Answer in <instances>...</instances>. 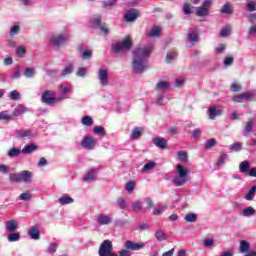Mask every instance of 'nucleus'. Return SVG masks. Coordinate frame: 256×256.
Here are the masks:
<instances>
[{"label": "nucleus", "instance_id": "nucleus-14", "mask_svg": "<svg viewBox=\"0 0 256 256\" xmlns=\"http://www.w3.org/2000/svg\"><path fill=\"white\" fill-rule=\"evenodd\" d=\"M99 225H111L113 223V216L111 214H100L97 218Z\"/></svg>", "mask_w": 256, "mask_h": 256}, {"label": "nucleus", "instance_id": "nucleus-48", "mask_svg": "<svg viewBox=\"0 0 256 256\" xmlns=\"http://www.w3.org/2000/svg\"><path fill=\"white\" fill-rule=\"evenodd\" d=\"M25 77L28 79H31L32 77H35V68H26L24 71Z\"/></svg>", "mask_w": 256, "mask_h": 256}, {"label": "nucleus", "instance_id": "nucleus-50", "mask_svg": "<svg viewBox=\"0 0 256 256\" xmlns=\"http://www.w3.org/2000/svg\"><path fill=\"white\" fill-rule=\"evenodd\" d=\"M203 245L206 248L214 247L215 246V240L213 238H205L203 241Z\"/></svg>", "mask_w": 256, "mask_h": 256}, {"label": "nucleus", "instance_id": "nucleus-4", "mask_svg": "<svg viewBox=\"0 0 256 256\" xmlns=\"http://www.w3.org/2000/svg\"><path fill=\"white\" fill-rule=\"evenodd\" d=\"M68 37L66 34L63 33H58V34H53L50 37L49 43L52 47H55V49H60V47H63L65 43H67Z\"/></svg>", "mask_w": 256, "mask_h": 256}, {"label": "nucleus", "instance_id": "nucleus-2", "mask_svg": "<svg viewBox=\"0 0 256 256\" xmlns=\"http://www.w3.org/2000/svg\"><path fill=\"white\" fill-rule=\"evenodd\" d=\"M189 182V169L178 164L175 168V176L172 179L174 187H183Z\"/></svg>", "mask_w": 256, "mask_h": 256}, {"label": "nucleus", "instance_id": "nucleus-39", "mask_svg": "<svg viewBox=\"0 0 256 256\" xmlns=\"http://www.w3.org/2000/svg\"><path fill=\"white\" fill-rule=\"evenodd\" d=\"M157 166V163L150 161L148 163H146L143 168H142V172L146 173V171H151L152 169H155V167Z\"/></svg>", "mask_w": 256, "mask_h": 256}, {"label": "nucleus", "instance_id": "nucleus-9", "mask_svg": "<svg viewBox=\"0 0 256 256\" xmlns=\"http://www.w3.org/2000/svg\"><path fill=\"white\" fill-rule=\"evenodd\" d=\"M81 145L84 149H87L88 151H93V149H95V146L97 145V140H95V138L93 137H85L82 140Z\"/></svg>", "mask_w": 256, "mask_h": 256}, {"label": "nucleus", "instance_id": "nucleus-33", "mask_svg": "<svg viewBox=\"0 0 256 256\" xmlns=\"http://www.w3.org/2000/svg\"><path fill=\"white\" fill-rule=\"evenodd\" d=\"M177 159H178V161H181V163H187V161H189V157L187 156V152L179 151L177 153Z\"/></svg>", "mask_w": 256, "mask_h": 256}, {"label": "nucleus", "instance_id": "nucleus-57", "mask_svg": "<svg viewBox=\"0 0 256 256\" xmlns=\"http://www.w3.org/2000/svg\"><path fill=\"white\" fill-rule=\"evenodd\" d=\"M227 154L226 153H222L219 157V160L217 162V167H221V165H223L225 163V161H227Z\"/></svg>", "mask_w": 256, "mask_h": 256}, {"label": "nucleus", "instance_id": "nucleus-26", "mask_svg": "<svg viewBox=\"0 0 256 256\" xmlns=\"http://www.w3.org/2000/svg\"><path fill=\"white\" fill-rule=\"evenodd\" d=\"M153 143L159 149H167V140L165 138H161V137L154 138Z\"/></svg>", "mask_w": 256, "mask_h": 256}, {"label": "nucleus", "instance_id": "nucleus-53", "mask_svg": "<svg viewBox=\"0 0 256 256\" xmlns=\"http://www.w3.org/2000/svg\"><path fill=\"white\" fill-rule=\"evenodd\" d=\"M156 105H159L160 107H163V105H165V95L160 94L157 96Z\"/></svg>", "mask_w": 256, "mask_h": 256}, {"label": "nucleus", "instance_id": "nucleus-22", "mask_svg": "<svg viewBox=\"0 0 256 256\" xmlns=\"http://www.w3.org/2000/svg\"><path fill=\"white\" fill-rule=\"evenodd\" d=\"M208 115H209V119H211L212 121H215V118L221 117V115H223V110L217 109L215 107H210L208 109Z\"/></svg>", "mask_w": 256, "mask_h": 256}, {"label": "nucleus", "instance_id": "nucleus-52", "mask_svg": "<svg viewBox=\"0 0 256 256\" xmlns=\"http://www.w3.org/2000/svg\"><path fill=\"white\" fill-rule=\"evenodd\" d=\"M10 99L12 101H19V99H21V94L18 91L13 90L10 92Z\"/></svg>", "mask_w": 256, "mask_h": 256}, {"label": "nucleus", "instance_id": "nucleus-61", "mask_svg": "<svg viewBox=\"0 0 256 256\" xmlns=\"http://www.w3.org/2000/svg\"><path fill=\"white\" fill-rule=\"evenodd\" d=\"M10 170L11 168L8 165H5V164L0 165V173H2L3 175H7V173H9Z\"/></svg>", "mask_w": 256, "mask_h": 256}, {"label": "nucleus", "instance_id": "nucleus-12", "mask_svg": "<svg viewBox=\"0 0 256 256\" xmlns=\"http://www.w3.org/2000/svg\"><path fill=\"white\" fill-rule=\"evenodd\" d=\"M125 248L128 251H141V249H145V244L144 243H137L133 241H126L125 243Z\"/></svg>", "mask_w": 256, "mask_h": 256}, {"label": "nucleus", "instance_id": "nucleus-15", "mask_svg": "<svg viewBox=\"0 0 256 256\" xmlns=\"http://www.w3.org/2000/svg\"><path fill=\"white\" fill-rule=\"evenodd\" d=\"M93 26L101 29L104 35H109V28L105 26V24H101V16H95L92 20Z\"/></svg>", "mask_w": 256, "mask_h": 256}, {"label": "nucleus", "instance_id": "nucleus-16", "mask_svg": "<svg viewBox=\"0 0 256 256\" xmlns=\"http://www.w3.org/2000/svg\"><path fill=\"white\" fill-rule=\"evenodd\" d=\"M139 17V10L137 9H131L129 10L125 15L124 19L128 23H133V21H136V19Z\"/></svg>", "mask_w": 256, "mask_h": 256}, {"label": "nucleus", "instance_id": "nucleus-44", "mask_svg": "<svg viewBox=\"0 0 256 256\" xmlns=\"http://www.w3.org/2000/svg\"><path fill=\"white\" fill-rule=\"evenodd\" d=\"M95 135H100L101 137H105V128L103 126H95L93 128Z\"/></svg>", "mask_w": 256, "mask_h": 256}, {"label": "nucleus", "instance_id": "nucleus-7", "mask_svg": "<svg viewBox=\"0 0 256 256\" xmlns=\"http://www.w3.org/2000/svg\"><path fill=\"white\" fill-rule=\"evenodd\" d=\"M58 98L55 97V92L53 91H45L42 93L41 101L42 103H45L46 105H54L55 101H57ZM64 99V98H59Z\"/></svg>", "mask_w": 256, "mask_h": 256}, {"label": "nucleus", "instance_id": "nucleus-47", "mask_svg": "<svg viewBox=\"0 0 256 256\" xmlns=\"http://www.w3.org/2000/svg\"><path fill=\"white\" fill-rule=\"evenodd\" d=\"M229 149H230L231 151H236V152L241 151V149H243V143H241V142H236V143H234L233 145H230V146H229Z\"/></svg>", "mask_w": 256, "mask_h": 256}, {"label": "nucleus", "instance_id": "nucleus-11", "mask_svg": "<svg viewBox=\"0 0 256 256\" xmlns=\"http://www.w3.org/2000/svg\"><path fill=\"white\" fill-rule=\"evenodd\" d=\"M98 79L102 87H107V85H109V72L105 69H100L98 72Z\"/></svg>", "mask_w": 256, "mask_h": 256}, {"label": "nucleus", "instance_id": "nucleus-21", "mask_svg": "<svg viewBox=\"0 0 256 256\" xmlns=\"http://www.w3.org/2000/svg\"><path fill=\"white\" fill-rule=\"evenodd\" d=\"M15 137L17 139H31L33 138V132H31V130H16Z\"/></svg>", "mask_w": 256, "mask_h": 256}, {"label": "nucleus", "instance_id": "nucleus-63", "mask_svg": "<svg viewBox=\"0 0 256 256\" xmlns=\"http://www.w3.org/2000/svg\"><path fill=\"white\" fill-rule=\"evenodd\" d=\"M247 10L250 12L256 11V3L255 1H249L246 5Z\"/></svg>", "mask_w": 256, "mask_h": 256}, {"label": "nucleus", "instance_id": "nucleus-43", "mask_svg": "<svg viewBox=\"0 0 256 256\" xmlns=\"http://www.w3.org/2000/svg\"><path fill=\"white\" fill-rule=\"evenodd\" d=\"M9 180L12 182V183H21V177H20V173H11L9 175Z\"/></svg>", "mask_w": 256, "mask_h": 256}, {"label": "nucleus", "instance_id": "nucleus-40", "mask_svg": "<svg viewBox=\"0 0 256 256\" xmlns=\"http://www.w3.org/2000/svg\"><path fill=\"white\" fill-rule=\"evenodd\" d=\"M19 239H21V234H19V232L11 233L8 235L9 243H15V241H19Z\"/></svg>", "mask_w": 256, "mask_h": 256}, {"label": "nucleus", "instance_id": "nucleus-17", "mask_svg": "<svg viewBox=\"0 0 256 256\" xmlns=\"http://www.w3.org/2000/svg\"><path fill=\"white\" fill-rule=\"evenodd\" d=\"M5 229L7 233H15L19 229V222L17 220H9L5 223Z\"/></svg>", "mask_w": 256, "mask_h": 256}, {"label": "nucleus", "instance_id": "nucleus-41", "mask_svg": "<svg viewBox=\"0 0 256 256\" xmlns=\"http://www.w3.org/2000/svg\"><path fill=\"white\" fill-rule=\"evenodd\" d=\"M184 219L187 223H195V221H197V214L188 213V214H186Z\"/></svg>", "mask_w": 256, "mask_h": 256}, {"label": "nucleus", "instance_id": "nucleus-62", "mask_svg": "<svg viewBox=\"0 0 256 256\" xmlns=\"http://www.w3.org/2000/svg\"><path fill=\"white\" fill-rule=\"evenodd\" d=\"M115 4H116L115 0H104V1H102V6L104 8L113 7V5H115Z\"/></svg>", "mask_w": 256, "mask_h": 256}, {"label": "nucleus", "instance_id": "nucleus-25", "mask_svg": "<svg viewBox=\"0 0 256 256\" xmlns=\"http://www.w3.org/2000/svg\"><path fill=\"white\" fill-rule=\"evenodd\" d=\"M97 169L91 168L88 170L87 174L84 176V181H95L97 179Z\"/></svg>", "mask_w": 256, "mask_h": 256}, {"label": "nucleus", "instance_id": "nucleus-13", "mask_svg": "<svg viewBox=\"0 0 256 256\" xmlns=\"http://www.w3.org/2000/svg\"><path fill=\"white\" fill-rule=\"evenodd\" d=\"M171 88V82L167 80H160L155 85V91H158L159 93H165L168 89Z\"/></svg>", "mask_w": 256, "mask_h": 256}, {"label": "nucleus", "instance_id": "nucleus-46", "mask_svg": "<svg viewBox=\"0 0 256 256\" xmlns=\"http://www.w3.org/2000/svg\"><path fill=\"white\" fill-rule=\"evenodd\" d=\"M71 73H73V65H68L62 70L61 76L67 77V75H71Z\"/></svg>", "mask_w": 256, "mask_h": 256}, {"label": "nucleus", "instance_id": "nucleus-38", "mask_svg": "<svg viewBox=\"0 0 256 256\" xmlns=\"http://www.w3.org/2000/svg\"><path fill=\"white\" fill-rule=\"evenodd\" d=\"M256 186H253L245 196L246 201H253L255 199Z\"/></svg>", "mask_w": 256, "mask_h": 256}, {"label": "nucleus", "instance_id": "nucleus-28", "mask_svg": "<svg viewBox=\"0 0 256 256\" xmlns=\"http://www.w3.org/2000/svg\"><path fill=\"white\" fill-rule=\"evenodd\" d=\"M37 149H38V146L35 144L26 145L22 149V154L23 155H31V153H35V151H37Z\"/></svg>", "mask_w": 256, "mask_h": 256}, {"label": "nucleus", "instance_id": "nucleus-31", "mask_svg": "<svg viewBox=\"0 0 256 256\" xmlns=\"http://www.w3.org/2000/svg\"><path fill=\"white\" fill-rule=\"evenodd\" d=\"M255 213H256L255 208H253L252 206H249L242 211L241 215L242 217H253Z\"/></svg>", "mask_w": 256, "mask_h": 256}, {"label": "nucleus", "instance_id": "nucleus-24", "mask_svg": "<svg viewBox=\"0 0 256 256\" xmlns=\"http://www.w3.org/2000/svg\"><path fill=\"white\" fill-rule=\"evenodd\" d=\"M240 173L249 176V171H251V163L249 161H243L239 165Z\"/></svg>", "mask_w": 256, "mask_h": 256}, {"label": "nucleus", "instance_id": "nucleus-42", "mask_svg": "<svg viewBox=\"0 0 256 256\" xmlns=\"http://www.w3.org/2000/svg\"><path fill=\"white\" fill-rule=\"evenodd\" d=\"M81 123L86 127H91V125H93V118H91V116H84L81 120Z\"/></svg>", "mask_w": 256, "mask_h": 256}, {"label": "nucleus", "instance_id": "nucleus-60", "mask_svg": "<svg viewBox=\"0 0 256 256\" xmlns=\"http://www.w3.org/2000/svg\"><path fill=\"white\" fill-rule=\"evenodd\" d=\"M117 203L120 209H127V201H125L123 198H118Z\"/></svg>", "mask_w": 256, "mask_h": 256}, {"label": "nucleus", "instance_id": "nucleus-30", "mask_svg": "<svg viewBox=\"0 0 256 256\" xmlns=\"http://www.w3.org/2000/svg\"><path fill=\"white\" fill-rule=\"evenodd\" d=\"M141 135H143V128L142 127L134 128L132 130V135H131L132 141H137V139H139Z\"/></svg>", "mask_w": 256, "mask_h": 256}, {"label": "nucleus", "instance_id": "nucleus-6", "mask_svg": "<svg viewBox=\"0 0 256 256\" xmlns=\"http://www.w3.org/2000/svg\"><path fill=\"white\" fill-rule=\"evenodd\" d=\"M113 251V242L110 240H104L98 250L99 256H107Z\"/></svg>", "mask_w": 256, "mask_h": 256}, {"label": "nucleus", "instance_id": "nucleus-36", "mask_svg": "<svg viewBox=\"0 0 256 256\" xmlns=\"http://www.w3.org/2000/svg\"><path fill=\"white\" fill-rule=\"evenodd\" d=\"M60 205H71L74 202L73 198L64 196L58 199Z\"/></svg>", "mask_w": 256, "mask_h": 256}, {"label": "nucleus", "instance_id": "nucleus-32", "mask_svg": "<svg viewBox=\"0 0 256 256\" xmlns=\"http://www.w3.org/2000/svg\"><path fill=\"white\" fill-rule=\"evenodd\" d=\"M132 209L135 213L143 211V202H141V200H135L132 202Z\"/></svg>", "mask_w": 256, "mask_h": 256}, {"label": "nucleus", "instance_id": "nucleus-1", "mask_svg": "<svg viewBox=\"0 0 256 256\" xmlns=\"http://www.w3.org/2000/svg\"><path fill=\"white\" fill-rule=\"evenodd\" d=\"M153 45L139 46L133 51L132 71L137 75L145 73L149 69L147 59L151 56Z\"/></svg>", "mask_w": 256, "mask_h": 256}, {"label": "nucleus", "instance_id": "nucleus-20", "mask_svg": "<svg viewBox=\"0 0 256 256\" xmlns=\"http://www.w3.org/2000/svg\"><path fill=\"white\" fill-rule=\"evenodd\" d=\"M33 179V173L29 170H23L20 172V183H31Z\"/></svg>", "mask_w": 256, "mask_h": 256}, {"label": "nucleus", "instance_id": "nucleus-45", "mask_svg": "<svg viewBox=\"0 0 256 256\" xmlns=\"http://www.w3.org/2000/svg\"><path fill=\"white\" fill-rule=\"evenodd\" d=\"M125 189H126L127 193H129L131 195V193H133V191H135V181L127 182Z\"/></svg>", "mask_w": 256, "mask_h": 256}, {"label": "nucleus", "instance_id": "nucleus-3", "mask_svg": "<svg viewBox=\"0 0 256 256\" xmlns=\"http://www.w3.org/2000/svg\"><path fill=\"white\" fill-rule=\"evenodd\" d=\"M132 46L133 42L131 36H127L122 41L113 45V51H115V53H125V51H129Z\"/></svg>", "mask_w": 256, "mask_h": 256}, {"label": "nucleus", "instance_id": "nucleus-29", "mask_svg": "<svg viewBox=\"0 0 256 256\" xmlns=\"http://www.w3.org/2000/svg\"><path fill=\"white\" fill-rule=\"evenodd\" d=\"M23 151L20 148L13 147L7 152V156L10 157V159H13V157H19Z\"/></svg>", "mask_w": 256, "mask_h": 256}, {"label": "nucleus", "instance_id": "nucleus-19", "mask_svg": "<svg viewBox=\"0 0 256 256\" xmlns=\"http://www.w3.org/2000/svg\"><path fill=\"white\" fill-rule=\"evenodd\" d=\"M253 127H255V118H250L244 126L243 136L247 137L249 133H253Z\"/></svg>", "mask_w": 256, "mask_h": 256}, {"label": "nucleus", "instance_id": "nucleus-34", "mask_svg": "<svg viewBox=\"0 0 256 256\" xmlns=\"http://www.w3.org/2000/svg\"><path fill=\"white\" fill-rule=\"evenodd\" d=\"M59 248V244L52 242L48 246L46 253H49V255H53L54 253H57V249Z\"/></svg>", "mask_w": 256, "mask_h": 256}, {"label": "nucleus", "instance_id": "nucleus-49", "mask_svg": "<svg viewBox=\"0 0 256 256\" xmlns=\"http://www.w3.org/2000/svg\"><path fill=\"white\" fill-rule=\"evenodd\" d=\"M27 109L24 106H19L13 111L14 117H19V115H23Z\"/></svg>", "mask_w": 256, "mask_h": 256}, {"label": "nucleus", "instance_id": "nucleus-10", "mask_svg": "<svg viewBox=\"0 0 256 256\" xmlns=\"http://www.w3.org/2000/svg\"><path fill=\"white\" fill-rule=\"evenodd\" d=\"M249 99H253L252 92L238 94L232 98V101H234V103H245V101H249Z\"/></svg>", "mask_w": 256, "mask_h": 256}, {"label": "nucleus", "instance_id": "nucleus-18", "mask_svg": "<svg viewBox=\"0 0 256 256\" xmlns=\"http://www.w3.org/2000/svg\"><path fill=\"white\" fill-rule=\"evenodd\" d=\"M187 41L191 45L199 43V32H197V30H190L187 34Z\"/></svg>", "mask_w": 256, "mask_h": 256}, {"label": "nucleus", "instance_id": "nucleus-58", "mask_svg": "<svg viewBox=\"0 0 256 256\" xmlns=\"http://www.w3.org/2000/svg\"><path fill=\"white\" fill-rule=\"evenodd\" d=\"M91 57H93V51H91V50H84L82 52V59L87 60V59H91Z\"/></svg>", "mask_w": 256, "mask_h": 256}, {"label": "nucleus", "instance_id": "nucleus-55", "mask_svg": "<svg viewBox=\"0 0 256 256\" xmlns=\"http://www.w3.org/2000/svg\"><path fill=\"white\" fill-rule=\"evenodd\" d=\"M217 145V140L215 139H209L206 141L205 147L207 149H213Z\"/></svg>", "mask_w": 256, "mask_h": 256}, {"label": "nucleus", "instance_id": "nucleus-51", "mask_svg": "<svg viewBox=\"0 0 256 256\" xmlns=\"http://www.w3.org/2000/svg\"><path fill=\"white\" fill-rule=\"evenodd\" d=\"M175 57H177V52L175 51L168 52L166 55V63H172Z\"/></svg>", "mask_w": 256, "mask_h": 256}, {"label": "nucleus", "instance_id": "nucleus-59", "mask_svg": "<svg viewBox=\"0 0 256 256\" xmlns=\"http://www.w3.org/2000/svg\"><path fill=\"white\" fill-rule=\"evenodd\" d=\"M76 75L77 77H87V68H78Z\"/></svg>", "mask_w": 256, "mask_h": 256}, {"label": "nucleus", "instance_id": "nucleus-56", "mask_svg": "<svg viewBox=\"0 0 256 256\" xmlns=\"http://www.w3.org/2000/svg\"><path fill=\"white\" fill-rule=\"evenodd\" d=\"M0 121H11V115L7 111L0 112Z\"/></svg>", "mask_w": 256, "mask_h": 256}, {"label": "nucleus", "instance_id": "nucleus-27", "mask_svg": "<svg viewBox=\"0 0 256 256\" xmlns=\"http://www.w3.org/2000/svg\"><path fill=\"white\" fill-rule=\"evenodd\" d=\"M71 89H73V86L67 82H64L60 84L59 91L62 93V95H67L68 93H71Z\"/></svg>", "mask_w": 256, "mask_h": 256}, {"label": "nucleus", "instance_id": "nucleus-23", "mask_svg": "<svg viewBox=\"0 0 256 256\" xmlns=\"http://www.w3.org/2000/svg\"><path fill=\"white\" fill-rule=\"evenodd\" d=\"M28 235L31 239H33L34 241H39L41 239V234L39 233V228L32 226L29 230H28Z\"/></svg>", "mask_w": 256, "mask_h": 256}, {"label": "nucleus", "instance_id": "nucleus-35", "mask_svg": "<svg viewBox=\"0 0 256 256\" xmlns=\"http://www.w3.org/2000/svg\"><path fill=\"white\" fill-rule=\"evenodd\" d=\"M19 31H21V26H19V24L13 25L9 31L10 37H15V35H19Z\"/></svg>", "mask_w": 256, "mask_h": 256}, {"label": "nucleus", "instance_id": "nucleus-64", "mask_svg": "<svg viewBox=\"0 0 256 256\" xmlns=\"http://www.w3.org/2000/svg\"><path fill=\"white\" fill-rule=\"evenodd\" d=\"M230 33H231V28L225 27L221 30L220 35L221 37H229Z\"/></svg>", "mask_w": 256, "mask_h": 256}, {"label": "nucleus", "instance_id": "nucleus-54", "mask_svg": "<svg viewBox=\"0 0 256 256\" xmlns=\"http://www.w3.org/2000/svg\"><path fill=\"white\" fill-rule=\"evenodd\" d=\"M27 53V49H25L24 46H20L16 49V54L18 57H25V54Z\"/></svg>", "mask_w": 256, "mask_h": 256}, {"label": "nucleus", "instance_id": "nucleus-8", "mask_svg": "<svg viewBox=\"0 0 256 256\" xmlns=\"http://www.w3.org/2000/svg\"><path fill=\"white\" fill-rule=\"evenodd\" d=\"M162 33H163V28H161V26L155 25L148 30L146 37L148 39H157L162 35Z\"/></svg>", "mask_w": 256, "mask_h": 256}, {"label": "nucleus", "instance_id": "nucleus-5", "mask_svg": "<svg viewBox=\"0 0 256 256\" xmlns=\"http://www.w3.org/2000/svg\"><path fill=\"white\" fill-rule=\"evenodd\" d=\"M212 4L213 1L205 0L200 7H196L197 17H207V15H209V9L211 8Z\"/></svg>", "mask_w": 256, "mask_h": 256}, {"label": "nucleus", "instance_id": "nucleus-37", "mask_svg": "<svg viewBox=\"0 0 256 256\" xmlns=\"http://www.w3.org/2000/svg\"><path fill=\"white\" fill-rule=\"evenodd\" d=\"M155 237L157 241H167V234H165L163 230H157L155 232Z\"/></svg>", "mask_w": 256, "mask_h": 256}]
</instances>
